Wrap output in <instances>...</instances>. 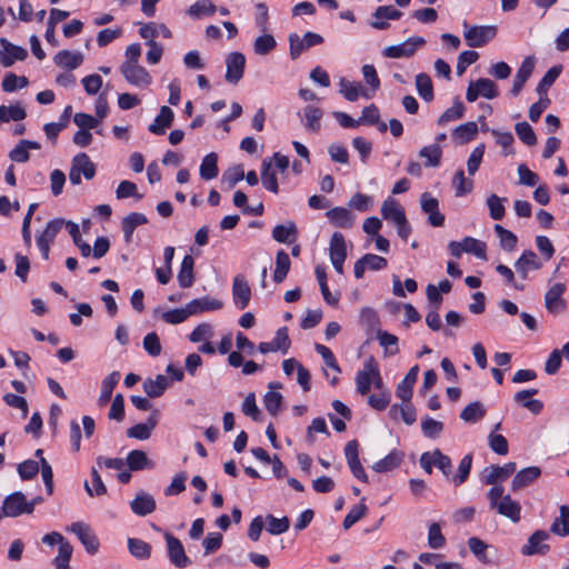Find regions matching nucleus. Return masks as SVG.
Instances as JSON below:
<instances>
[{
  "instance_id": "obj_63",
  "label": "nucleus",
  "mask_w": 569,
  "mask_h": 569,
  "mask_svg": "<svg viewBox=\"0 0 569 569\" xmlns=\"http://www.w3.org/2000/svg\"><path fill=\"white\" fill-rule=\"evenodd\" d=\"M216 12V6L211 0H198L189 8V16L199 19L203 16H212Z\"/></svg>"
},
{
  "instance_id": "obj_26",
  "label": "nucleus",
  "mask_w": 569,
  "mask_h": 569,
  "mask_svg": "<svg viewBox=\"0 0 569 569\" xmlns=\"http://www.w3.org/2000/svg\"><path fill=\"white\" fill-rule=\"evenodd\" d=\"M139 34L141 38L147 40V42L156 41V38L158 37L166 39H170L172 37L171 31L166 24L157 22H148L141 24Z\"/></svg>"
},
{
  "instance_id": "obj_61",
  "label": "nucleus",
  "mask_w": 569,
  "mask_h": 569,
  "mask_svg": "<svg viewBox=\"0 0 569 569\" xmlns=\"http://www.w3.org/2000/svg\"><path fill=\"white\" fill-rule=\"evenodd\" d=\"M261 181L266 189L277 193L278 192V181L276 177V172L272 168L271 160L263 161L262 171H261Z\"/></svg>"
},
{
  "instance_id": "obj_2",
  "label": "nucleus",
  "mask_w": 569,
  "mask_h": 569,
  "mask_svg": "<svg viewBox=\"0 0 569 569\" xmlns=\"http://www.w3.org/2000/svg\"><path fill=\"white\" fill-rule=\"evenodd\" d=\"M3 513L9 518H17L21 515H30L34 510V501L27 500L21 491H16L7 496L2 502Z\"/></svg>"
},
{
  "instance_id": "obj_52",
  "label": "nucleus",
  "mask_w": 569,
  "mask_h": 569,
  "mask_svg": "<svg viewBox=\"0 0 569 569\" xmlns=\"http://www.w3.org/2000/svg\"><path fill=\"white\" fill-rule=\"evenodd\" d=\"M486 416V408L479 401H473L466 406L460 412V418L465 422L475 423Z\"/></svg>"
},
{
  "instance_id": "obj_58",
  "label": "nucleus",
  "mask_w": 569,
  "mask_h": 569,
  "mask_svg": "<svg viewBox=\"0 0 569 569\" xmlns=\"http://www.w3.org/2000/svg\"><path fill=\"white\" fill-rule=\"evenodd\" d=\"M402 460V455L398 451H392L385 458L377 461L372 469L377 472H387L399 466Z\"/></svg>"
},
{
  "instance_id": "obj_41",
  "label": "nucleus",
  "mask_w": 569,
  "mask_h": 569,
  "mask_svg": "<svg viewBox=\"0 0 569 569\" xmlns=\"http://www.w3.org/2000/svg\"><path fill=\"white\" fill-rule=\"evenodd\" d=\"M194 260L190 254L184 256L182 259L180 270L178 272V282L181 288H189L192 286Z\"/></svg>"
},
{
  "instance_id": "obj_4",
  "label": "nucleus",
  "mask_w": 569,
  "mask_h": 569,
  "mask_svg": "<svg viewBox=\"0 0 569 569\" xmlns=\"http://www.w3.org/2000/svg\"><path fill=\"white\" fill-rule=\"evenodd\" d=\"M94 174L96 166L87 153L81 152L73 157L69 171V180L72 184H80L81 176H83L87 180H91Z\"/></svg>"
},
{
  "instance_id": "obj_53",
  "label": "nucleus",
  "mask_w": 569,
  "mask_h": 569,
  "mask_svg": "<svg viewBox=\"0 0 569 569\" xmlns=\"http://www.w3.org/2000/svg\"><path fill=\"white\" fill-rule=\"evenodd\" d=\"M128 550L130 555L137 559H148L151 555V546L144 540L138 538L128 539Z\"/></svg>"
},
{
  "instance_id": "obj_35",
  "label": "nucleus",
  "mask_w": 569,
  "mask_h": 569,
  "mask_svg": "<svg viewBox=\"0 0 569 569\" xmlns=\"http://www.w3.org/2000/svg\"><path fill=\"white\" fill-rule=\"evenodd\" d=\"M418 371V366H413L397 387L396 393L403 402H409L412 397V388L417 381Z\"/></svg>"
},
{
  "instance_id": "obj_1",
  "label": "nucleus",
  "mask_w": 569,
  "mask_h": 569,
  "mask_svg": "<svg viewBox=\"0 0 569 569\" xmlns=\"http://www.w3.org/2000/svg\"><path fill=\"white\" fill-rule=\"evenodd\" d=\"M503 492L505 489L502 486H493L488 491L490 507L496 509L500 516L508 518L513 523H517L520 521L521 506L509 495H503Z\"/></svg>"
},
{
  "instance_id": "obj_59",
  "label": "nucleus",
  "mask_w": 569,
  "mask_h": 569,
  "mask_svg": "<svg viewBox=\"0 0 569 569\" xmlns=\"http://www.w3.org/2000/svg\"><path fill=\"white\" fill-rule=\"evenodd\" d=\"M190 316H193L189 305L187 303L183 308L168 310L162 313L161 318L163 321L170 325H179L184 322Z\"/></svg>"
},
{
  "instance_id": "obj_3",
  "label": "nucleus",
  "mask_w": 569,
  "mask_h": 569,
  "mask_svg": "<svg viewBox=\"0 0 569 569\" xmlns=\"http://www.w3.org/2000/svg\"><path fill=\"white\" fill-rule=\"evenodd\" d=\"M449 252L455 258H460L463 252L471 253L481 260L487 259V246L483 241H480L472 237H466L462 241H451L448 244Z\"/></svg>"
},
{
  "instance_id": "obj_39",
  "label": "nucleus",
  "mask_w": 569,
  "mask_h": 569,
  "mask_svg": "<svg viewBox=\"0 0 569 569\" xmlns=\"http://www.w3.org/2000/svg\"><path fill=\"white\" fill-rule=\"evenodd\" d=\"M147 222L148 219L143 213L132 212L126 216L121 221V228L126 242L131 241L133 231L137 227L146 224Z\"/></svg>"
},
{
  "instance_id": "obj_29",
  "label": "nucleus",
  "mask_w": 569,
  "mask_h": 569,
  "mask_svg": "<svg viewBox=\"0 0 569 569\" xmlns=\"http://www.w3.org/2000/svg\"><path fill=\"white\" fill-rule=\"evenodd\" d=\"M477 134V123L475 121H468L456 127L451 132V138L458 144H466L472 141Z\"/></svg>"
},
{
  "instance_id": "obj_40",
  "label": "nucleus",
  "mask_w": 569,
  "mask_h": 569,
  "mask_svg": "<svg viewBox=\"0 0 569 569\" xmlns=\"http://www.w3.org/2000/svg\"><path fill=\"white\" fill-rule=\"evenodd\" d=\"M419 157L425 159V167L436 168L440 166L442 158V148L438 143H432L420 149Z\"/></svg>"
},
{
  "instance_id": "obj_11",
  "label": "nucleus",
  "mask_w": 569,
  "mask_h": 569,
  "mask_svg": "<svg viewBox=\"0 0 569 569\" xmlns=\"http://www.w3.org/2000/svg\"><path fill=\"white\" fill-rule=\"evenodd\" d=\"M426 40L422 37H411L401 43L389 46L383 50V54L388 58H409L416 53L419 47H422Z\"/></svg>"
},
{
  "instance_id": "obj_62",
  "label": "nucleus",
  "mask_w": 569,
  "mask_h": 569,
  "mask_svg": "<svg viewBox=\"0 0 569 569\" xmlns=\"http://www.w3.org/2000/svg\"><path fill=\"white\" fill-rule=\"evenodd\" d=\"M452 186L456 190V197H463L472 191L473 182L466 179L463 170L460 169L453 176Z\"/></svg>"
},
{
  "instance_id": "obj_60",
  "label": "nucleus",
  "mask_w": 569,
  "mask_h": 569,
  "mask_svg": "<svg viewBox=\"0 0 569 569\" xmlns=\"http://www.w3.org/2000/svg\"><path fill=\"white\" fill-rule=\"evenodd\" d=\"M266 530L271 535H280L289 529L290 521L287 517L274 518L269 515L263 518Z\"/></svg>"
},
{
  "instance_id": "obj_14",
  "label": "nucleus",
  "mask_w": 569,
  "mask_h": 569,
  "mask_svg": "<svg viewBox=\"0 0 569 569\" xmlns=\"http://www.w3.org/2000/svg\"><path fill=\"white\" fill-rule=\"evenodd\" d=\"M330 261L338 273L343 272V262L347 258V246L345 237L340 232L331 236L329 243Z\"/></svg>"
},
{
  "instance_id": "obj_57",
  "label": "nucleus",
  "mask_w": 569,
  "mask_h": 569,
  "mask_svg": "<svg viewBox=\"0 0 569 569\" xmlns=\"http://www.w3.org/2000/svg\"><path fill=\"white\" fill-rule=\"evenodd\" d=\"M416 88L419 96L427 102L433 99V86L431 78L427 73L416 76Z\"/></svg>"
},
{
  "instance_id": "obj_32",
  "label": "nucleus",
  "mask_w": 569,
  "mask_h": 569,
  "mask_svg": "<svg viewBox=\"0 0 569 569\" xmlns=\"http://www.w3.org/2000/svg\"><path fill=\"white\" fill-rule=\"evenodd\" d=\"M277 46H278V42H277L276 38L273 37V34H271L267 31H261V34H259L253 40V43H252L253 52L257 56H261V57L268 56L271 52H273L276 50Z\"/></svg>"
},
{
  "instance_id": "obj_18",
  "label": "nucleus",
  "mask_w": 569,
  "mask_h": 569,
  "mask_svg": "<svg viewBox=\"0 0 569 569\" xmlns=\"http://www.w3.org/2000/svg\"><path fill=\"white\" fill-rule=\"evenodd\" d=\"M542 266L543 262L532 250H525L515 262V269L523 280L528 278L530 271L539 270Z\"/></svg>"
},
{
  "instance_id": "obj_44",
  "label": "nucleus",
  "mask_w": 569,
  "mask_h": 569,
  "mask_svg": "<svg viewBox=\"0 0 569 569\" xmlns=\"http://www.w3.org/2000/svg\"><path fill=\"white\" fill-rule=\"evenodd\" d=\"M550 531L559 537H568L569 536V507L561 506L559 508V517H557L551 526Z\"/></svg>"
},
{
  "instance_id": "obj_54",
  "label": "nucleus",
  "mask_w": 569,
  "mask_h": 569,
  "mask_svg": "<svg viewBox=\"0 0 569 569\" xmlns=\"http://www.w3.org/2000/svg\"><path fill=\"white\" fill-rule=\"evenodd\" d=\"M305 127L307 130L317 132L320 130V120L322 118V110L315 106H307L303 109Z\"/></svg>"
},
{
  "instance_id": "obj_42",
  "label": "nucleus",
  "mask_w": 569,
  "mask_h": 569,
  "mask_svg": "<svg viewBox=\"0 0 569 569\" xmlns=\"http://www.w3.org/2000/svg\"><path fill=\"white\" fill-rule=\"evenodd\" d=\"M127 463L132 471L152 469L154 467V463L142 450H131L127 456Z\"/></svg>"
},
{
  "instance_id": "obj_47",
  "label": "nucleus",
  "mask_w": 569,
  "mask_h": 569,
  "mask_svg": "<svg viewBox=\"0 0 569 569\" xmlns=\"http://www.w3.org/2000/svg\"><path fill=\"white\" fill-rule=\"evenodd\" d=\"M170 382L167 377L158 375L154 379H147L143 382L144 392L151 397H160L164 390L169 387Z\"/></svg>"
},
{
  "instance_id": "obj_13",
  "label": "nucleus",
  "mask_w": 569,
  "mask_h": 569,
  "mask_svg": "<svg viewBox=\"0 0 569 569\" xmlns=\"http://www.w3.org/2000/svg\"><path fill=\"white\" fill-rule=\"evenodd\" d=\"M68 530L74 533L83 545L87 552L94 555L99 549V540L96 535L91 531L89 525L82 521H76L68 527Z\"/></svg>"
},
{
  "instance_id": "obj_22",
  "label": "nucleus",
  "mask_w": 569,
  "mask_h": 569,
  "mask_svg": "<svg viewBox=\"0 0 569 569\" xmlns=\"http://www.w3.org/2000/svg\"><path fill=\"white\" fill-rule=\"evenodd\" d=\"M326 217L332 226L342 229L351 228L356 220L355 214L343 207H335L328 210Z\"/></svg>"
},
{
  "instance_id": "obj_20",
  "label": "nucleus",
  "mask_w": 569,
  "mask_h": 569,
  "mask_svg": "<svg viewBox=\"0 0 569 569\" xmlns=\"http://www.w3.org/2000/svg\"><path fill=\"white\" fill-rule=\"evenodd\" d=\"M376 360L373 357H369L365 360L362 369L357 372L355 378L357 391L365 396L370 391L372 376L371 370H375Z\"/></svg>"
},
{
  "instance_id": "obj_55",
  "label": "nucleus",
  "mask_w": 569,
  "mask_h": 569,
  "mask_svg": "<svg viewBox=\"0 0 569 569\" xmlns=\"http://www.w3.org/2000/svg\"><path fill=\"white\" fill-rule=\"evenodd\" d=\"M27 117L24 108L17 103L13 106H0V122L21 121Z\"/></svg>"
},
{
  "instance_id": "obj_49",
  "label": "nucleus",
  "mask_w": 569,
  "mask_h": 569,
  "mask_svg": "<svg viewBox=\"0 0 569 569\" xmlns=\"http://www.w3.org/2000/svg\"><path fill=\"white\" fill-rule=\"evenodd\" d=\"M537 393L536 389H528L519 391L515 395V400L519 403H521L525 408H527L529 411H531L535 415L540 413L542 410V402L537 399H529L533 395Z\"/></svg>"
},
{
  "instance_id": "obj_21",
  "label": "nucleus",
  "mask_w": 569,
  "mask_h": 569,
  "mask_svg": "<svg viewBox=\"0 0 569 569\" xmlns=\"http://www.w3.org/2000/svg\"><path fill=\"white\" fill-rule=\"evenodd\" d=\"M227 72L226 79L229 82H238L243 74L246 67V56L239 52H232L226 60Z\"/></svg>"
},
{
  "instance_id": "obj_9",
  "label": "nucleus",
  "mask_w": 569,
  "mask_h": 569,
  "mask_svg": "<svg viewBox=\"0 0 569 569\" xmlns=\"http://www.w3.org/2000/svg\"><path fill=\"white\" fill-rule=\"evenodd\" d=\"M164 539L167 542V551L170 562L179 569L189 567L191 565V559L187 556L181 541L170 532L164 533Z\"/></svg>"
},
{
  "instance_id": "obj_15",
  "label": "nucleus",
  "mask_w": 569,
  "mask_h": 569,
  "mask_svg": "<svg viewBox=\"0 0 569 569\" xmlns=\"http://www.w3.org/2000/svg\"><path fill=\"white\" fill-rule=\"evenodd\" d=\"M28 52L24 48L9 42L7 39H0V63L8 68L16 61H22L27 58Z\"/></svg>"
},
{
  "instance_id": "obj_8",
  "label": "nucleus",
  "mask_w": 569,
  "mask_h": 569,
  "mask_svg": "<svg viewBox=\"0 0 569 569\" xmlns=\"http://www.w3.org/2000/svg\"><path fill=\"white\" fill-rule=\"evenodd\" d=\"M290 47V57L296 60L305 50L321 44L323 42L322 36L308 31L303 37L298 33H290L288 37Z\"/></svg>"
},
{
  "instance_id": "obj_6",
  "label": "nucleus",
  "mask_w": 569,
  "mask_h": 569,
  "mask_svg": "<svg viewBox=\"0 0 569 569\" xmlns=\"http://www.w3.org/2000/svg\"><path fill=\"white\" fill-rule=\"evenodd\" d=\"M64 227V219L57 218L50 220L43 231L37 236V246L43 259H49L50 246L54 241L57 234Z\"/></svg>"
},
{
  "instance_id": "obj_16",
  "label": "nucleus",
  "mask_w": 569,
  "mask_h": 569,
  "mask_svg": "<svg viewBox=\"0 0 569 569\" xmlns=\"http://www.w3.org/2000/svg\"><path fill=\"white\" fill-rule=\"evenodd\" d=\"M550 538L549 532L545 530L535 531L529 538L526 545L521 548V553L523 556H533V555H546L550 547L545 543Z\"/></svg>"
},
{
  "instance_id": "obj_56",
  "label": "nucleus",
  "mask_w": 569,
  "mask_h": 569,
  "mask_svg": "<svg viewBox=\"0 0 569 569\" xmlns=\"http://www.w3.org/2000/svg\"><path fill=\"white\" fill-rule=\"evenodd\" d=\"M244 179L242 166H233L227 169L221 177V186L228 190L232 189L238 182Z\"/></svg>"
},
{
  "instance_id": "obj_30",
  "label": "nucleus",
  "mask_w": 569,
  "mask_h": 569,
  "mask_svg": "<svg viewBox=\"0 0 569 569\" xmlns=\"http://www.w3.org/2000/svg\"><path fill=\"white\" fill-rule=\"evenodd\" d=\"M40 148L39 142L23 139L9 152V158L13 162L24 163L30 159L29 150H39Z\"/></svg>"
},
{
  "instance_id": "obj_64",
  "label": "nucleus",
  "mask_w": 569,
  "mask_h": 569,
  "mask_svg": "<svg viewBox=\"0 0 569 569\" xmlns=\"http://www.w3.org/2000/svg\"><path fill=\"white\" fill-rule=\"evenodd\" d=\"M495 231L500 239V244L505 250L512 251L518 242L517 236L500 224L495 226Z\"/></svg>"
},
{
  "instance_id": "obj_19",
  "label": "nucleus",
  "mask_w": 569,
  "mask_h": 569,
  "mask_svg": "<svg viewBox=\"0 0 569 569\" xmlns=\"http://www.w3.org/2000/svg\"><path fill=\"white\" fill-rule=\"evenodd\" d=\"M516 471V463L508 462L503 466H490L483 471V481L487 485L498 486L497 483L506 480Z\"/></svg>"
},
{
  "instance_id": "obj_38",
  "label": "nucleus",
  "mask_w": 569,
  "mask_h": 569,
  "mask_svg": "<svg viewBox=\"0 0 569 569\" xmlns=\"http://www.w3.org/2000/svg\"><path fill=\"white\" fill-rule=\"evenodd\" d=\"M158 423L157 415L150 416L146 422L138 423L127 430V436L129 438H134L138 440H147L150 438L152 430L156 428Z\"/></svg>"
},
{
  "instance_id": "obj_28",
  "label": "nucleus",
  "mask_w": 569,
  "mask_h": 569,
  "mask_svg": "<svg viewBox=\"0 0 569 569\" xmlns=\"http://www.w3.org/2000/svg\"><path fill=\"white\" fill-rule=\"evenodd\" d=\"M233 302L239 309H244L249 302V286L243 274H239L233 280L232 287Z\"/></svg>"
},
{
  "instance_id": "obj_46",
  "label": "nucleus",
  "mask_w": 569,
  "mask_h": 569,
  "mask_svg": "<svg viewBox=\"0 0 569 569\" xmlns=\"http://www.w3.org/2000/svg\"><path fill=\"white\" fill-rule=\"evenodd\" d=\"M290 267L291 261L289 254L283 250H279L276 256V268L272 274L273 281L281 283L287 278Z\"/></svg>"
},
{
  "instance_id": "obj_37",
  "label": "nucleus",
  "mask_w": 569,
  "mask_h": 569,
  "mask_svg": "<svg viewBox=\"0 0 569 569\" xmlns=\"http://www.w3.org/2000/svg\"><path fill=\"white\" fill-rule=\"evenodd\" d=\"M188 305L193 316L206 311H216L223 306L221 300L209 296L193 299Z\"/></svg>"
},
{
  "instance_id": "obj_12",
  "label": "nucleus",
  "mask_w": 569,
  "mask_h": 569,
  "mask_svg": "<svg viewBox=\"0 0 569 569\" xmlns=\"http://www.w3.org/2000/svg\"><path fill=\"white\" fill-rule=\"evenodd\" d=\"M120 71L127 82L133 87L144 89L152 83V77L140 64H121Z\"/></svg>"
},
{
  "instance_id": "obj_27",
  "label": "nucleus",
  "mask_w": 569,
  "mask_h": 569,
  "mask_svg": "<svg viewBox=\"0 0 569 569\" xmlns=\"http://www.w3.org/2000/svg\"><path fill=\"white\" fill-rule=\"evenodd\" d=\"M339 92L348 100L356 101L360 96L370 99L371 94L359 82H351L345 78L339 81Z\"/></svg>"
},
{
  "instance_id": "obj_36",
  "label": "nucleus",
  "mask_w": 569,
  "mask_h": 569,
  "mask_svg": "<svg viewBox=\"0 0 569 569\" xmlns=\"http://www.w3.org/2000/svg\"><path fill=\"white\" fill-rule=\"evenodd\" d=\"M174 113L173 111L167 107L163 106L160 109L159 114L156 117L153 122L149 126V131L153 134H163L172 123Z\"/></svg>"
},
{
  "instance_id": "obj_51",
  "label": "nucleus",
  "mask_w": 569,
  "mask_h": 569,
  "mask_svg": "<svg viewBox=\"0 0 569 569\" xmlns=\"http://www.w3.org/2000/svg\"><path fill=\"white\" fill-rule=\"evenodd\" d=\"M272 237L276 241L291 243L297 239V228L293 222L278 224L272 230Z\"/></svg>"
},
{
  "instance_id": "obj_50",
  "label": "nucleus",
  "mask_w": 569,
  "mask_h": 569,
  "mask_svg": "<svg viewBox=\"0 0 569 569\" xmlns=\"http://www.w3.org/2000/svg\"><path fill=\"white\" fill-rule=\"evenodd\" d=\"M466 107L459 98L453 100L452 107L448 108L438 119L439 126H446L449 122L457 121L465 116Z\"/></svg>"
},
{
  "instance_id": "obj_5",
  "label": "nucleus",
  "mask_w": 569,
  "mask_h": 569,
  "mask_svg": "<svg viewBox=\"0 0 569 569\" xmlns=\"http://www.w3.org/2000/svg\"><path fill=\"white\" fill-rule=\"evenodd\" d=\"M465 31L463 37L466 43L471 48L483 47L488 43L497 33V29L493 26H472L469 27L467 22L463 23Z\"/></svg>"
},
{
  "instance_id": "obj_17",
  "label": "nucleus",
  "mask_w": 569,
  "mask_h": 569,
  "mask_svg": "<svg viewBox=\"0 0 569 569\" xmlns=\"http://www.w3.org/2000/svg\"><path fill=\"white\" fill-rule=\"evenodd\" d=\"M420 206L428 214V221L433 227H441L445 222V216L439 211V201L429 192H423L420 197Z\"/></svg>"
},
{
  "instance_id": "obj_45",
  "label": "nucleus",
  "mask_w": 569,
  "mask_h": 569,
  "mask_svg": "<svg viewBox=\"0 0 569 569\" xmlns=\"http://www.w3.org/2000/svg\"><path fill=\"white\" fill-rule=\"evenodd\" d=\"M199 173L200 177L207 181L212 180L218 176V156L216 152H210L202 159Z\"/></svg>"
},
{
  "instance_id": "obj_25",
  "label": "nucleus",
  "mask_w": 569,
  "mask_h": 569,
  "mask_svg": "<svg viewBox=\"0 0 569 569\" xmlns=\"http://www.w3.org/2000/svg\"><path fill=\"white\" fill-rule=\"evenodd\" d=\"M53 62L62 69L73 70L83 62V54L79 51L61 50L53 57Z\"/></svg>"
},
{
  "instance_id": "obj_10",
  "label": "nucleus",
  "mask_w": 569,
  "mask_h": 569,
  "mask_svg": "<svg viewBox=\"0 0 569 569\" xmlns=\"http://www.w3.org/2000/svg\"><path fill=\"white\" fill-rule=\"evenodd\" d=\"M498 96L496 83L488 78H480L471 81L467 88L466 99L469 102H475L479 97L486 99H493Z\"/></svg>"
},
{
  "instance_id": "obj_31",
  "label": "nucleus",
  "mask_w": 569,
  "mask_h": 569,
  "mask_svg": "<svg viewBox=\"0 0 569 569\" xmlns=\"http://www.w3.org/2000/svg\"><path fill=\"white\" fill-rule=\"evenodd\" d=\"M251 453L262 463L264 465H271L272 466V475L280 479L282 478L287 470L283 466V463L280 461L278 456L271 457L264 449L262 448H256L251 450Z\"/></svg>"
},
{
  "instance_id": "obj_34",
  "label": "nucleus",
  "mask_w": 569,
  "mask_h": 569,
  "mask_svg": "<svg viewBox=\"0 0 569 569\" xmlns=\"http://www.w3.org/2000/svg\"><path fill=\"white\" fill-rule=\"evenodd\" d=\"M381 214L395 224L403 223L407 219L403 208L393 199H387L381 206Z\"/></svg>"
},
{
  "instance_id": "obj_7",
  "label": "nucleus",
  "mask_w": 569,
  "mask_h": 569,
  "mask_svg": "<svg viewBox=\"0 0 569 569\" xmlns=\"http://www.w3.org/2000/svg\"><path fill=\"white\" fill-rule=\"evenodd\" d=\"M566 289L565 283L556 282L546 291L545 307L549 313L557 316L566 311L567 301L562 297Z\"/></svg>"
},
{
  "instance_id": "obj_23",
  "label": "nucleus",
  "mask_w": 569,
  "mask_h": 569,
  "mask_svg": "<svg viewBox=\"0 0 569 569\" xmlns=\"http://www.w3.org/2000/svg\"><path fill=\"white\" fill-rule=\"evenodd\" d=\"M533 69H535V59L532 57H527L522 61L521 66L519 67L517 73L513 78L512 88L510 90V92L513 97H517L521 92L525 83L531 77Z\"/></svg>"
},
{
  "instance_id": "obj_48",
  "label": "nucleus",
  "mask_w": 569,
  "mask_h": 569,
  "mask_svg": "<svg viewBox=\"0 0 569 569\" xmlns=\"http://www.w3.org/2000/svg\"><path fill=\"white\" fill-rule=\"evenodd\" d=\"M389 415L392 419L398 420L402 419L406 425L411 426L416 421V410L412 405L406 402L402 406L392 405Z\"/></svg>"
},
{
  "instance_id": "obj_43",
  "label": "nucleus",
  "mask_w": 569,
  "mask_h": 569,
  "mask_svg": "<svg viewBox=\"0 0 569 569\" xmlns=\"http://www.w3.org/2000/svg\"><path fill=\"white\" fill-rule=\"evenodd\" d=\"M120 377L121 376L119 371H112L102 380L100 396L98 400L100 406H104L110 401L112 391L114 387L118 385Z\"/></svg>"
},
{
  "instance_id": "obj_24",
  "label": "nucleus",
  "mask_w": 569,
  "mask_h": 569,
  "mask_svg": "<svg viewBox=\"0 0 569 569\" xmlns=\"http://www.w3.org/2000/svg\"><path fill=\"white\" fill-rule=\"evenodd\" d=\"M541 475V469L539 467L532 466L527 467L519 470L511 481V490L518 491L533 481H536Z\"/></svg>"
},
{
  "instance_id": "obj_33",
  "label": "nucleus",
  "mask_w": 569,
  "mask_h": 569,
  "mask_svg": "<svg viewBox=\"0 0 569 569\" xmlns=\"http://www.w3.org/2000/svg\"><path fill=\"white\" fill-rule=\"evenodd\" d=\"M130 507L133 513L144 517L154 511L156 500L151 495L141 492L130 502Z\"/></svg>"
}]
</instances>
